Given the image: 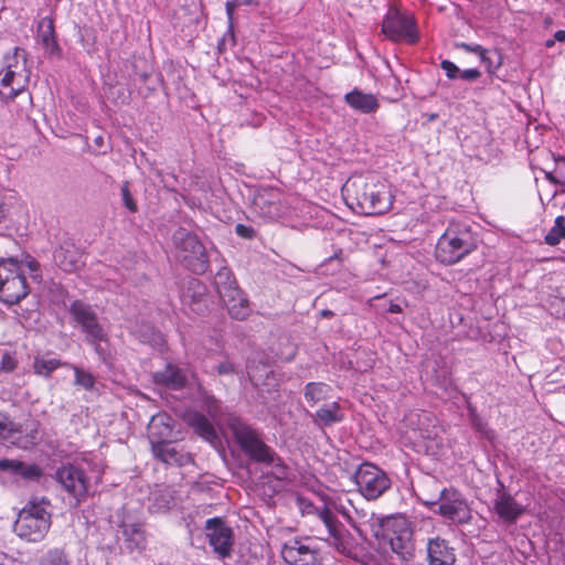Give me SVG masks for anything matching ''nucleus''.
<instances>
[{"mask_svg": "<svg viewBox=\"0 0 565 565\" xmlns=\"http://www.w3.org/2000/svg\"><path fill=\"white\" fill-rule=\"evenodd\" d=\"M348 205L363 214H383L393 204L390 186L377 175H354L342 188Z\"/></svg>", "mask_w": 565, "mask_h": 565, "instance_id": "obj_1", "label": "nucleus"}, {"mask_svg": "<svg viewBox=\"0 0 565 565\" xmlns=\"http://www.w3.org/2000/svg\"><path fill=\"white\" fill-rule=\"evenodd\" d=\"M362 533L370 529L371 533L382 539L384 543L388 544L391 550L402 558H407L413 551L412 535L409 522L403 515H391L385 519L375 516L374 513L370 515L363 514L355 526Z\"/></svg>", "mask_w": 565, "mask_h": 565, "instance_id": "obj_2", "label": "nucleus"}, {"mask_svg": "<svg viewBox=\"0 0 565 565\" xmlns=\"http://www.w3.org/2000/svg\"><path fill=\"white\" fill-rule=\"evenodd\" d=\"M51 501L47 498H32L18 514L14 523L15 533L30 542H39L47 534L52 514Z\"/></svg>", "mask_w": 565, "mask_h": 565, "instance_id": "obj_3", "label": "nucleus"}, {"mask_svg": "<svg viewBox=\"0 0 565 565\" xmlns=\"http://www.w3.org/2000/svg\"><path fill=\"white\" fill-rule=\"evenodd\" d=\"M477 248V241L467 225L450 223L438 238L436 259L444 265H455Z\"/></svg>", "mask_w": 565, "mask_h": 565, "instance_id": "obj_4", "label": "nucleus"}, {"mask_svg": "<svg viewBox=\"0 0 565 565\" xmlns=\"http://www.w3.org/2000/svg\"><path fill=\"white\" fill-rule=\"evenodd\" d=\"M31 71L28 66L26 53L15 47L4 56V65L0 71V95L3 99H13L22 95L29 85Z\"/></svg>", "mask_w": 565, "mask_h": 565, "instance_id": "obj_5", "label": "nucleus"}, {"mask_svg": "<svg viewBox=\"0 0 565 565\" xmlns=\"http://www.w3.org/2000/svg\"><path fill=\"white\" fill-rule=\"evenodd\" d=\"M228 427L242 450L256 462L281 466L279 457L259 437L258 433L237 418L231 419Z\"/></svg>", "mask_w": 565, "mask_h": 565, "instance_id": "obj_6", "label": "nucleus"}, {"mask_svg": "<svg viewBox=\"0 0 565 565\" xmlns=\"http://www.w3.org/2000/svg\"><path fill=\"white\" fill-rule=\"evenodd\" d=\"M215 286L221 300L233 319L245 320L250 315L249 301L238 288L235 278L227 268H223L216 274Z\"/></svg>", "mask_w": 565, "mask_h": 565, "instance_id": "obj_7", "label": "nucleus"}, {"mask_svg": "<svg viewBox=\"0 0 565 565\" xmlns=\"http://www.w3.org/2000/svg\"><path fill=\"white\" fill-rule=\"evenodd\" d=\"M172 239L178 252V256L186 263L192 271L195 274H203L206 271L209 267V258L205 247L195 234L185 228H179L174 232Z\"/></svg>", "mask_w": 565, "mask_h": 565, "instance_id": "obj_8", "label": "nucleus"}, {"mask_svg": "<svg viewBox=\"0 0 565 565\" xmlns=\"http://www.w3.org/2000/svg\"><path fill=\"white\" fill-rule=\"evenodd\" d=\"M28 294L29 286L19 264L13 259L0 262V300L15 305Z\"/></svg>", "mask_w": 565, "mask_h": 565, "instance_id": "obj_9", "label": "nucleus"}, {"mask_svg": "<svg viewBox=\"0 0 565 565\" xmlns=\"http://www.w3.org/2000/svg\"><path fill=\"white\" fill-rule=\"evenodd\" d=\"M54 479L75 507L79 505L89 494L90 480L85 470L78 466L66 463L58 467Z\"/></svg>", "mask_w": 565, "mask_h": 565, "instance_id": "obj_10", "label": "nucleus"}, {"mask_svg": "<svg viewBox=\"0 0 565 565\" xmlns=\"http://www.w3.org/2000/svg\"><path fill=\"white\" fill-rule=\"evenodd\" d=\"M439 502L437 512L455 523L463 524L471 520V510L456 489H443L431 499H425L426 505H435Z\"/></svg>", "mask_w": 565, "mask_h": 565, "instance_id": "obj_11", "label": "nucleus"}, {"mask_svg": "<svg viewBox=\"0 0 565 565\" xmlns=\"http://www.w3.org/2000/svg\"><path fill=\"white\" fill-rule=\"evenodd\" d=\"M360 493L367 500L380 498L391 487L386 473L372 463H362L354 476Z\"/></svg>", "mask_w": 565, "mask_h": 565, "instance_id": "obj_12", "label": "nucleus"}, {"mask_svg": "<svg viewBox=\"0 0 565 565\" xmlns=\"http://www.w3.org/2000/svg\"><path fill=\"white\" fill-rule=\"evenodd\" d=\"M382 32L392 41H406L414 44L418 32L413 17L397 10H390L383 21Z\"/></svg>", "mask_w": 565, "mask_h": 565, "instance_id": "obj_13", "label": "nucleus"}, {"mask_svg": "<svg viewBox=\"0 0 565 565\" xmlns=\"http://www.w3.org/2000/svg\"><path fill=\"white\" fill-rule=\"evenodd\" d=\"M281 557L289 565H319L320 553L310 539L294 537L284 543Z\"/></svg>", "mask_w": 565, "mask_h": 565, "instance_id": "obj_14", "label": "nucleus"}, {"mask_svg": "<svg viewBox=\"0 0 565 565\" xmlns=\"http://www.w3.org/2000/svg\"><path fill=\"white\" fill-rule=\"evenodd\" d=\"M70 312L90 342L106 340L107 334L90 305L75 300L70 307Z\"/></svg>", "mask_w": 565, "mask_h": 565, "instance_id": "obj_15", "label": "nucleus"}, {"mask_svg": "<svg viewBox=\"0 0 565 565\" xmlns=\"http://www.w3.org/2000/svg\"><path fill=\"white\" fill-rule=\"evenodd\" d=\"M206 536L210 545L221 557L230 555L233 546V531L221 519L206 521Z\"/></svg>", "mask_w": 565, "mask_h": 565, "instance_id": "obj_16", "label": "nucleus"}, {"mask_svg": "<svg viewBox=\"0 0 565 565\" xmlns=\"http://www.w3.org/2000/svg\"><path fill=\"white\" fill-rule=\"evenodd\" d=\"M255 211L265 220L274 221L286 212L282 195L274 189H264L254 199Z\"/></svg>", "mask_w": 565, "mask_h": 565, "instance_id": "obj_17", "label": "nucleus"}, {"mask_svg": "<svg viewBox=\"0 0 565 565\" xmlns=\"http://www.w3.org/2000/svg\"><path fill=\"white\" fill-rule=\"evenodd\" d=\"M55 264L66 273H74L84 266L83 253L72 243H64L54 252Z\"/></svg>", "mask_w": 565, "mask_h": 565, "instance_id": "obj_18", "label": "nucleus"}, {"mask_svg": "<svg viewBox=\"0 0 565 565\" xmlns=\"http://www.w3.org/2000/svg\"><path fill=\"white\" fill-rule=\"evenodd\" d=\"M173 419L164 413L151 417L148 424V438L151 446L172 438Z\"/></svg>", "mask_w": 565, "mask_h": 565, "instance_id": "obj_19", "label": "nucleus"}, {"mask_svg": "<svg viewBox=\"0 0 565 565\" xmlns=\"http://www.w3.org/2000/svg\"><path fill=\"white\" fill-rule=\"evenodd\" d=\"M493 509L501 520L510 524L514 523L524 513V508L507 492L497 494Z\"/></svg>", "mask_w": 565, "mask_h": 565, "instance_id": "obj_20", "label": "nucleus"}, {"mask_svg": "<svg viewBox=\"0 0 565 565\" xmlns=\"http://www.w3.org/2000/svg\"><path fill=\"white\" fill-rule=\"evenodd\" d=\"M427 553L430 565H454L456 562L454 548L439 537L429 540Z\"/></svg>", "mask_w": 565, "mask_h": 565, "instance_id": "obj_21", "label": "nucleus"}, {"mask_svg": "<svg viewBox=\"0 0 565 565\" xmlns=\"http://www.w3.org/2000/svg\"><path fill=\"white\" fill-rule=\"evenodd\" d=\"M344 102L354 110L362 114L375 113L380 103L377 97L372 93H364L361 89L354 88L344 95Z\"/></svg>", "mask_w": 565, "mask_h": 565, "instance_id": "obj_22", "label": "nucleus"}, {"mask_svg": "<svg viewBox=\"0 0 565 565\" xmlns=\"http://www.w3.org/2000/svg\"><path fill=\"white\" fill-rule=\"evenodd\" d=\"M38 40L47 54H61V49L55 38L54 23L52 19L43 18L40 20L38 24Z\"/></svg>", "mask_w": 565, "mask_h": 565, "instance_id": "obj_23", "label": "nucleus"}, {"mask_svg": "<svg viewBox=\"0 0 565 565\" xmlns=\"http://www.w3.org/2000/svg\"><path fill=\"white\" fill-rule=\"evenodd\" d=\"M70 366L67 362L51 358L50 354H35L32 361V371L36 376L50 379L55 370Z\"/></svg>", "mask_w": 565, "mask_h": 565, "instance_id": "obj_24", "label": "nucleus"}, {"mask_svg": "<svg viewBox=\"0 0 565 565\" xmlns=\"http://www.w3.org/2000/svg\"><path fill=\"white\" fill-rule=\"evenodd\" d=\"M329 544L344 556L352 557L355 555V543L351 534L343 527L339 526L329 533Z\"/></svg>", "mask_w": 565, "mask_h": 565, "instance_id": "obj_25", "label": "nucleus"}, {"mask_svg": "<svg viewBox=\"0 0 565 565\" xmlns=\"http://www.w3.org/2000/svg\"><path fill=\"white\" fill-rule=\"evenodd\" d=\"M188 424L194 431L206 441L213 443L217 439V434L211 422L200 413H192L186 418Z\"/></svg>", "mask_w": 565, "mask_h": 565, "instance_id": "obj_26", "label": "nucleus"}, {"mask_svg": "<svg viewBox=\"0 0 565 565\" xmlns=\"http://www.w3.org/2000/svg\"><path fill=\"white\" fill-rule=\"evenodd\" d=\"M153 379L157 383L172 390H179L185 384V376L182 371L172 365H168L163 371L154 373Z\"/></svg>", "mask_w": 565, "mask_h": 565, "instance_id": "obj_27", "label": "nucleus"}, {"mask_svg": "<svg viewBox=\"0 0 565 565\" xmlns=\"http://www.w3.org/2000/svg\"><path fill=\"white\" fill-rule=\"evenodd\" d=\"M343 418V413L337 402L321 406L315 414V419L323 426H331L332 424L342 422Z\"/></svg>", "mask_w": 565, "mask_h": 565, "instance_id": "obj_28", "label": "nucleus"}, {"mask_svg": "<svg viewBox=\"0 0 565 565\" xmlns=\"http://www.w3.org/2000/svg\"><path fill=\"white\" fill-rule=\"evenodd\" d=\"M332 388L324 383H308L305 387V398L311 405L326 401L330 397Z\"/></svg>", "mask_w": 565, "mask_h": 565, "instance_id": "obj_29", "label": "nucleus"}, {"mask_svg": "<svg viewBox=\"0 0 565 565\" xmlns=\"http://www.w3.org/2000/svg\"><path fill=\"white\" fill-rule=\"evenodd\" d=\"M153 456L166 463H179L180 456L170 440L151 446Z\"/></svg>", "mask_w": 565, "mask_h": 565, "instance_id": "obj_30", "label": "nucleus"}, {"mask_svg": "<svg viewBox=\"0 0 565 565\" xmlns=\"http://www.w3.org/2000/svg\"><path fill=\"white\" fill-rule=\"evenodd\" d=\"M122 533L125 539L136 547L142 546L146 542L145 531L139 523H124Z\"/></svg>", "mask_w": 565, "mask_h": 565, "instance_id": "obj_31", "label": "nucleus"}, {"mask_svg": "<svg viewBox=\"0 0 565 565\" xmlns=\"http://www.w3.org/2000/svg\"><path fill=\"white\" fill-rule=\"evenodd\" d=\"M565 238V216L559 215L555 218L554 226L545 235L544 241L550 246H555Z\"/></svg>", "mask_w": 565, "mask_h": 565, "instance_id": "obj_32", "label": "nucleus"}, {"mask_svg": "<svg viewBox=\"0 0 565 565\" xmlns=\"http://www.w3.org/2000/svg\"><path fill=\"white\" fill-rule=\"evenodd\" d=\"M18 433L19 429L17 428L15 424L0 413V439L17 444L19 443L18 438L15 437Z\"/></svg>", "mask_w": 565, "mask_h": 565, "instance_id": "obj_33", "label": "nucleus"}, {"mask_svg": "<svg viewBox=\"0 0 565 565\" xmlns=\"http://www.w3.org/2000/svg\"><path fill=\"white\" fill-rule=\"evenodd\" d=\"M40 565H70V562L63 550L55 548L43 556Z\"/></svg>", "mask_w": 565, "mask_h": 565, "instance_id": "obj_34", "label": "nucleus"}, {"mask_svg": "<svg viewBox=\"0 0 565 565\" xmlns=\"http://www.w3.org/2000/svg\"><path fill=\"white\" fill-rule=\"evenodd\" d=\"M546 179L555 184H565V158L555 160V170L545 173Z\"/></svg>", "mask_w": 565, "mask_h": 565, "instance_id": "obj_35", "label": "nucleus"}, {"mask_svg": "<svg viewBox=\"0 0 565 565\" xmlns=\"http://www.w3.org/2000/svg\"><path fill=\"white\" fill-rule=\"evenodd\" d=\"M72 367L75 373V382H74L75 385L82 386L85 390H92L95 385L94 376L90 373L85 372L77 366H72Z\"/></svg>", "mask_w": 565, "mask_h": 565, "instance_id": "obj_36", "label": "nucleus"}, {"mask_svg": "<svg viewBox=\"0 0 565 565\" xmlns=\"http://www.w3.org/2000/svg\"><path fill=\"white\" fill-rule=\"evenodd\" d=\"M19 365L17 354L14 352L4 351L0 359V372L11 373Z\"/></svg>", "mask_w": 565, "mask_h": 565, "instance_id": "obj_37", "label": "nucleus"}, {"mask_svg": "<svg viewBox=\"0 0 565 565\" xmlns=\"http://www.w3.org/2000/svg\"><path fill=\"white\" fill-rule=\"evenodd\" d=\"M18 475L24 479L39 480L43 476L42 469L38 465H24L21 462V467L18 469Z\"/></svg>", "mask_w": 565, "mask_h": 565, "instance_id": "obj_38", "label": "nucleus"}, {"mask_svg": "<svg viewBox=\"0 0 565 565\" xmlns=\"http://www.w3.org/2000/svg\"><path fill=\"white\" fill-rule=\"evenodd\" d=\"M121 196H122V201H124V204L125 206L131 212V213H136L138 207H137V204L132 198V194L129 190V182H124L122 185H121Z\"/></svg>", "mask_w": 565, "mask_h": 565, "instance_id": "obj_39", "label": "nucleus"}, {"mask_svg": "<svg viewBox=\"0 0 565 565\" xmlns=\"http://www.w3.org/2000/svg\"><path fill=\"white\" fill-rule=\"evenodd\" d=\"M319 516L322 520V522L326 524L329 533L332 532L333 529L339 527L334 520V515L328 508H324L322 511H320Z\"/></svg>", "mask_w": 565, "mask_h": 565, "instance_id": "obj_40", "label": "nucleus"}, {"mask_svg": "<svg viewBox=\"0 0 565 565\" xmlns=\"http://www.w3.org/2000/svg\"><path fill=\"white\" fill-rule=\"evenodd\" d=\"M440 67L446 72V75L449 79L457 78L460 73L458 66L448 60L441 61Z\"/></svg>", "mask_w": 565, "mask_h": 565, "instance_id": "obj_41", "label": "nucleus"}, {"mask_svg": "<svg viewBox=\"0 0 565 565\" xmlns=\"http://www.w3.org/2000/svg\"><path fill=\"white\" fill-rule=\"evenodd\" d=\"M479 57L490 72L492 70H498L502 64L500 55H498V62L494 64L492 58L488 55V50L486 49H483V54H480Z\"/></svg>", "mask_w": 565, "mask_h": 565, "instance_id": "obj_42", "label": "nucleus"}, {"mask_svg": "<svg viewBox=\"0 0 565 565\" xmlns=\"http://www.w3.org/2000/svg\"><path fill=\"white\" fill-rule=\"evenodd\" d=\"M21 467V461L11 459H0L1 471H12L18 475V469Z\"/></svg>", "mask_w": 565, "mask_h": 565, "instance_id": "obj_43", "label": "nucleus"}, {"mask_svg": "<svg viewBox=\"0 0 565 565\" xmlns=\"http://www.w3.org/2000/svg\"><path fill=\"white\" fill-rule=\"evenodd\" d=\"M455 46L459 47V49H462L466 52L475 53L477 55L483 54V49H484V47H482L479 44H468V43H465V42L456 43Z\"/></svg>", "mask_w": 565, "mask_h": 565, "instance_id": "obj_44", "label": "nucleus"}, {"mask_svg": "<svg viewBox=\"0 0 565 565\" xmlns=\"http://www.w3.org/2000/svg\"><path fill=\"white\" fill-rule=\"evenodd\" d=\"M216 372L220 375H227L235 373L236 369L232 362L224 361L216 366Z\"/></svg>", "mask_w": 565, "mask_h": 565, "instance_id": "obj_45", "label": "nucleus"}, {"mask_svg": "<svg viewBox=\"0 0 565 565\" xmlns=\"http://www.w3.org/2000/svg\"><path fill=\"white\" fill-rule=\"evenodd\" d=\"M235 232L238 236L244 238H253L255 236V231L252 227L246 226L244 224H237L235 227Z\"/></svg>", "mask_w": 565, "mask_h": 565, "instance_id": "obj_46", "label": "nucleus"}, {"mask_svg": "<svg viewBox=\"0 0 565 565\" xmlns=\"http://www.w3.org/2000/svg\"><path fill=\"white\" fill-rule=\"evenodd\" d=\"M459 76L465 81L472 82L478 79L481 76V73L477 68H468L460 72Z\"/></svg>", "mask_w": 565, "mask_h": 565, "instance_id": "obj_47", "label": "nucleus"}, {"mask_svg": "<svg viewBox=\"0 0 565 565\" xmlns=\"http://www.w3.org/2000/svg\"><path fill=\"white\" fill-rule=\"evenodd\" d=\"M30 438L31 439L29 441L20 444L19 446L22 447V448H28V447L36 444L40 440V435H39V431H38L36 428H31L30 429Z\"/></svg>", "mask_w": 565, "mask_h": 565, "instance_id": "obj_48", "label": "nucleus"}, {"mask_svg": "<svg viewBox=\"0 0 565 565\" xmlns=\"http://www.w3.org/2000/svg\"><path fill=\"white\" fill-rule=\"evenodd\" d=\"M28 267H29V269H30L32 273H34V271H38V270H39L40 265H39V263H38L36 260L31 259V260H29V262H28Z\"/></svg>", "mask_w": 565, "mask_h": 565, "instance_id": "obj_49", "label": "nucleus"}, {"mask_svg": "<svg viewBox=\"0 0 565 565\" xmlns=\"http://www.w3.org/2000/svg\"><path fill=\"white\" fill-rule=\"evenodd\" d=\"M388 312L399 313L402 312V307L398 303H391L388 307Z\"/></svg>", "mask_w": 565, "mask_h": 565, "instance_id": "obj_50", "label": "nucleus"}, {"mask_svg": "<svg viewBox=\"0 0 565 565\" xmlns=\"http://www.w3.org/2000/svg\"><path fill=\"white\" fill-rule=\"evenodd\" d=\"M554 40L559 41V42L565 41V31L564 30L556 31L554 34Z\"/></svg>", "mask_w": 565, "mask_h": 565, "instance_id": "obj_51", "label": "nucleus"}, {"mask_svg": "<svg viewBox=\"0 0 565 565\" xmlns=\"http://www.w3.org/2000/svg\"><path fill=\"white\" fill-rule=\"evenodd\" d=\"M320 316L323 318H330L333 316V312L331 310L324 309L320 312Z\"/></svg>", "mask_w": 565, "mask_h": 565, "instance_id": "obj_52", "label": "nucleus"}, {"mask_svg": "<svg viewBox=\"0 0 565 565\" xmlns=\"http://www.w3.org/2000/svg\"><path fill=\"white\" fill-rule=\"evenodd\" d=\"M436 494H437V493H435L434 495H428V494L426 493L425 489H423V491H422V500H423V502L425 503V499H431V498H434Z\"/></svg>", "mask_w": 565, "mask_h": 565, "instance_id": "obj_53", "label": "nucleus"}, {"mask_svg": "<svg viewBox=\"0 0 565 565\" xmlns=\"http://www.w3.org/2000/svg\"><path fill=\"white\" fill-rule=\"evenodd\" d=\"M234 7H235V4H233V3H231V2H227V4H226V9H227V13H228V15H231V14H232V10H233V8H234Z\"/></svg>", "mask_w": 565, "mask_h": 565, "instance_id": "obj_54", "label": "nucleus"}, {"mask_svg": "<svg viewBox=\"0 0 565 565\" xmlns=\"http://www.w3.org/2000/svg\"><path fill=\"white\" fill-rule=\"evenodd\" d=\"M555 41H556V40H554V39H552V40H547V41L545 42V46H546V47H552V46L554 45V42H555Z\"/></svg>", "mask_w": 565, "mask_h": 565, "instance_id": "obj_55", "label": "nucleus"}, {"mask_svg": "<svg viewBox=\"0 0 565 565\" xmlns=\"http://www.w3.org/2000/svg\"><path fill=\"white\" fill-rule=\"evenodd\" d=\"M475 425H476V427H477L478 429H482V424H481V423H479V422H478V423H477V422H475Z\"/></svg>", "mask_w": 565, "mask_h": 565, "instance_id": "obj_56", "label": "nucleus"}, {"mask_svg": "<svg viewBox=\"0 0 565 565\" xmlns=\"http://www.w3.org/2000/svg\"><path fill=\"white\" fill-rule=\"evenodd\" d=\"M429 484H430V486H435V484H436V481L430 480V481L428 482V486H429Z\"/></svg>", "mask_w": 565, "mask_h": 565, "instance_id": "obj_57", "label": "nucleus"}, {"mask_svg": "<svg viewBox=\"0 0 565 565\" xmlns=\"http://www.w3.org/2000/svg\"><path fill=\"white\" fill-rule=\"evenodd\" d=\"M26 100H28L29 103H31V102H32V98H31V96H30V95H28V96H26Z\"/></svg>", "mask_w": 565, "mask_h": 565, "instance_id": "obj_58", "label": "nucleus"}]
</instances>
